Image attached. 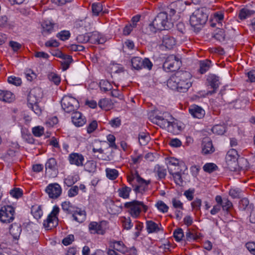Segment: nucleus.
<instances>
[{"instance_id": "7", "label": "nucleus", "mask_w": 255, "mask_h": 255, "mask_svg": "<svg viewBox=\"0 0 255 255\" xmlns=\"http://www.w3.org/2000/svg\"><path fill=\"white\" fill-rule=\"evenodd\" d=\"M59 211L60 209L58 206H54L53 207L51 212L48 215L46 220L43 222V226L46 230H51L58 225L57 216Z\"/></svg>"}, {"instance_id": "50", "label": "nucleus", "mask_w": 255, "mask_h": 255, "mask_svg": "<svg viewBox=\"0 0 255 255\" xmlns=\"http://www.w3.org/2000/svg\"><path fill=\"white\" fill-rule=\"evenodd\" d=\"M93 13L95 15H98L103 10V5L101 3H94L92 5Z\"/></svg>"}, {"instance_id": "4", "label": "nucleus", "mask_w": 255, "mask_h": 255, "mask_svg": "<svg viewBox=\"0 0 255 255\" xmlns=\"http://www.w3.org/2000/svg\"><path fill=\"white\" fill-rule=\"evenodd\" d=\"M208 19V15L203 8L196 9L190 16V23L191 25L197 28L205 24Z\"/></svg>"}, {"instance_id": "28", "label": "nucleus", "mask_w": 255, "mask_h": 255, "mask_svg": "<svg viewBox=\"0 0 255 255\" xmlns=\"http://www.w3.org/2000/svg\"><path fill=\"white\" fill-rule=\"evenodd\" d=\"M90 38L89 42L93 44H101L104 41V39L101 37L100 34L97 31L89 33Z\"/></svg>"}, {"instance_id": "11", "label": "nucleus", "mask_w": 255, "mask_h": 255, "mask_svg": "<svg viewBox=\"0 0 255 255\" xmlns=\"http://www.w3.org/2000/svg\"><path fill=\"white\" fill-rule=\"evenodd\" d=\"M172 117L168 113H165L163 114V116H155L151 119V122L157 125L162 128L167 129L168 126H169L170 120Z\"/></svg>"}, {"instance_id": "36", "label": "nucleus", "mask_w": 255, "mask_h": 255, "mask_svg": "<svg viewBox=\"0 0 255 255\" xmlns=\"http://www.w3.org/2000/svg\"><path fill=\"white\" fill-rule=\"evenodd\" d=\"M62 208L63 210L67 214H72L75 212L76 207L69 201H65L62 203Z\"/></svg>"}, {"instance_id": "45", "label": "nucleus", "mask_w": 255, "mask_h": 255, "mask_svg": "<svg viewBox=\"0 0 255 255\" xmlns=\"http://www.w3.org/2000/svg\"><path fill=\"white\" fill-rule=\"evenodd\" d=\"M121 221L123 223V226L126 230H129L133 227V223L130 217H123L121 218Z\"/></svg>"}, {"instance_id": "41", "label": "nucleus", "mask_w": 255, "mask_h": 255, "mask_svg": "<svg viewBox=\"0 0 255 255\" xmlns=\"http://www.w3.org/2000/svg\"><path fill=\"white\" fill-rule=\"evenodd\" d=\"M254 13L253 10L244 8L240 11L239 17L240 19L244 20L251 16Z\"/></svg>"}, {"instance_id": "48", "label": "nucleus", "mask_w": 255, "mask_h": 255, "mask_svg": "<svg viewBox=\"0 0 255 255\" xmlns=\"http://www.w3.org/2000/svg\"><path fill=\"white\" fill-rule=\"evenodd\" d=\"M149 140V136L144 132L139 134L138 141L141 145H145Z\"/></svg>"}, {"instance_id": "32", "label": "nucleus", "mask_w": 255, "mask_h": 255, "mask_svg": "<svg viewBox=\"0 0 255 255\" xmlns=\"http://www.w3.org/2000/svg\"><path fill=\"white\" fill-rule=\"evenodd\" d=\"M207 80L210 84L211 87L216 90L220 84L219 77L214 74H210L207 78Z\"/></svg>"}, {"instance_id": "63", "label": "nucleus", "mask_w": 255, "mask_h": 255, "mask_svg": "<svg viewBox=\"0 0 255 255\" xmlns=\"http://www.w3.org/2000/svg\"><path fill=\"white\" fill-rule=\"evenodd\" d=\"M49 79L56 85H59L61 81L60 77L55 73H51L49 75Z\"/></svg>"}, {"instance_id": "49", "label": "nucleus", "mask_w": 255, "mask_h": 255, "mask_svg": "<svg viewBox=\"0 0 255 255\" xmlns=\"http://www.w3.org/2000/svg\"><path fill=\"white\" fill-rule=\"evenodd\" d=\"M221 207L224 211L228 213L233 207V204L228 199L224 198V201L221 204Z\"/></svg>"}, {"instance_id": "1", "label": "nucleus", "mask_w": 255, "mask_h": 255, "mask_svg": "<svg viewBox=\"0 0 255 255\" xmlns=\"http://www.w3.org/2000/svg\"><path fill=\"white\" fill-rule=\"evenodd\" d=\"M192 75L187 71H177L167 81V86L179 92H186L192 86Z\"/></svg>"}, {"instance_id": "35", "label": "nucleus", "mask_w": 255, "mask_h": 255, "mask_svg": "<svg viewBox=\"0 0 255 255\" xmlns=\"http://www.w3.org/2000/svg\"><path fill=\"white\" fill-rule=\"evenodd\" d=\"M211 63V61L209 60L200 61L199 62L200 68L199 70L200 73L203 74L206 73L210 68Z\"/></svg>"}, {"instance_id": "3", "label": "nucleus", "mask_w": 255, "mask_h": 255, "mask_svg": "<svg viewBox=\"0 0 255 255\" xmlns=\"http://www.w3.org/2000/svg\"><path fill=\"white\" fill-rule=\"evenodd\" d=\"M169 13L166 10L165 11L161 12L154 18L153 20L154 24L158 27L161 30H168L173 27L172 17H168Z\"/></svg>"}, {"instance_id": "8", "label": "nucleus", "mask_w": 255, "mask_h": 255, "mask_svg": "<svg viewBox=\"0 0 255 255\" xmlns=\"http://www.w3.org/2000/svg\"><path fill=\"white\" fill-rule=\"evenodd\" d=\"M15 210L11 206L2 207L0 209V221L8 224L12 222L14 219Z\"/></svg>"}, {"instance_id": "24", "label": "nucleus", "mask_w": 255, "mask_h": 255, "mask_svg": "<svg viewBox=\"0 0 255 255\" xmlns=\"http://www.w3.org/2000/svg\"><path fill=\"white\" fill-rule=\"evenodd\" d=\"M22 229L20 224L14 223L9 228V233L13 239H18L21 234Z\"/></svg>"}, {"instance_id": "51", "label": "nucleus", "mask_w": 255, "mask_h": 255, "mask_svg": "<svg viewBox=\"0 0 255 255\" xmlns=\"http://www.w3.org/2000/svg\"><path fill=\"white\" fill-rule=\"evenodd\" d=\"M213 133L217 134H223L225 131V128L221 125H216L213 126L212 128Z\"/></svg>"}, {"instance_id": "26", "label": "nucleus", "mask_w": 255, "mask_h": 255, "mask_svg": "<svg viewBox=\"0 0 255 255\" xmlns=\"http://www.w3.org/2000/svg\"><path fill=\"white\" fill-rule=\"evenodd\" d=\"M200 236L197 233L192 229H187L185 233L184 240L187 242L194 241L199 239Z\"/></svg>"}, {"instance_id": "58", "label": "nucleus", "mask_w": 255, "mask_h": 255, "mask_svg": "<svg viewBox=\"0 0 255 255\" xmlns=\"http://www.w3.org/2000/svg\"><path fill=\"white\" fill-rule=\"evenodd\" d=\"M90 38L89 37V33L84 34H80L76 38L77 41L79 43H85L89 42Z\"/></svg>"}, {"instance_id": "43", "label": "nucleus", "mask_w": 255, "mask_h": 255, "mask_svg": "<svg viewBox=\"0 0 255 255\" xmlns=\"http://www.w3.org/2000/svg\"><path fill=\"white\" fill-rule=\"evenodd\" d=\"M98 106L102 109L107 111L109 110L111 106L110 101L107 99H103L98 102Z\"/></svg>"}, {"instance_id": "33", "label": "nucleus", "mask_w": 255, "mask_h": 255, "mask_svg": "<svg viewBox=\"0 0 255 255\" xmlns=\"http://www.w3.org/2000/svg\"><path fill=\"white\" fill-rule=\"evenodd\" d=\"M131 191V188L127 186H123L118 189V192L120 197L127 199L129 198Z\"/></svg>"}, {"instance_id": "23", "label": "nucleus", "mask_w": 255, "mask_h": 255, "mask_svg": "<svg viewBox=\"0 0 255 255\" xmlns=\"http://www.w3.org/2000/svg\"><path fill=\"white\" fill-rule=\"evenodd\" d=\"M110 245L113 250L121 253L124 254L127 251V248L122 241L113 240L110 242Z\"/></svg>"}, {"instance_id": "40", "label": "nucleus", "mask_w": 255, "mask_h": 255, "mask_svg": "<svg viewBox=\"0 0 255 255\" xmlns=\"http://www.w3.org/2000/svg\"><path fill=\"white\" fill-rule=\"evenodd\" d=\"M140 177L139 174L136 171L128 175L127 176V180L129 184L131 185L132 187H134V185L137 182V179Z\"/></svg>"}, {"instance_id": "55", "label": "nucleus", "mask_w": 255, "mask_h": 255, "mask_svg": "<svg viewBox=\"0 0 255 255\" xmlns=\"http://www.w3.org/2000/svg\"><path fill=\"white\" fill-rule=\"evenodd\" d=\"M44 128L41 126H37L32 128V131L35 136L40 137L44 133Z\"/></svg>"}, {"instance_id": "6", "label": "nucleus", "mask_w": 255, "mask_h": 255, "mask_svg": "<svg viewBox=\"0 0 255 255\" xmlns=\"http://www.w3.org/2000/svg\"><path fill=\"white\" fill-rule=\"evenodd\" d=\"M61 105L63 111L67 113H73L79 107L78 100L70 96H64L61 100Z\"/></svg>"}, {"instance_id": "30", "label": "nucleus", "mask_w": 255, "mask_h": 255, "mask_svg": "<svg viewBox=\"0 0 255 255\" xmlns=\"http://www.w3.org/2000/svg\"><path fill=\"white\" fill-rule=\"evenodd\" d=\"M172 121H170L169 126L167 127V130L173 134H178L181 130V127L179 126L177 122L174 121L173 119H171Z\"/></svg>"}, {"instance_id": "34", "label": "nucleus", "mask_w": 255, "mask_h": 255, "mask_svg": "<svg viewBox=\"0 0 255 255\" xmlns=\"http://www.w3.org/2000/svg\"><path fill=\"white\" fill-rule=\"evenodd\" d=\"M168 171L174 179L175 183L177 185H181L183 183L181 174L179 171L174 172L171 168H168Z\"/></svg>"}, {"instance_id": "14", "label": "nucleus", "mask_w": 255, "mask_h": 255, "mask_svg": "<svg viewBox=\"0 0 255 255\" xmlns=\"http://www.w3.org/2000/svg\"><path fill=\"white\" fill-rule=\"evenodd\" d=\"M150 183V180H145L140 177L137 179V182L133 187V190L136 194H143L148 189V186Z\"/></svg>"}, {"instance_id": "44", "label": "nucleus", "mask_w": 255, "mask_h": 255, "mask_svg": "<svg viewBox=\"0 0 255 255\" xmlns=\"http://www.w3.org/2000/svg\"><path fill=\"white\" fill-rule=\"evenodd\" d=\"M251 206L249 205V200L246 198H243L239 202V207L241 210H248L251 209Z\"/></svg>"}, {"instance_id": "59", "label": "nucleus", "mask_w": 255, "mask_h": 255, "mask_svg": "<svg viewBox=\"0 0 255 255\" xmlns=\"http://www.w3.org/2000/svg\"><path fill=\"white\" fill-rule=\"evenodd\" d=\"M70 36V33L69 31L63 30L57 34V37L61 40L64 41L69 39Z\"/></svg>"}, {"instance_id": "61", "label": "nucleus", "mask_w": 255, "mask_h": 255, "mask_svg": "<svg viewBox=\"0 0 255 255\" xmlns=\"http://www.w3.org/2000/svg\"><path fill=\"white\" fill-rule=\"evenodd\" d=\"M107 139L109 142V146L114 149H117L118 146L115 143L116 137L113 134H108L107 136Z\"/></svg>"}, {"instance_id": "56", "label": "nucleus", "mask_w": 255, "mask_h": 255, "mask_svg": "<svg viewBox=\"0 0 255 255\" xmlns=\"http://www.w3.org/2000/svg\"><path fill=\"white\" fill-rule=\"evenodd\" d=\"M29 94H31V95L34 96L39 100L42 97V92L41 89L39 88H33L30 91Z\"/></svg>"}, {"instance_id": "2", "label": "nucleus", "mask_w": 255, "mask_h": 255, "mask_svg": "<svg viewBox=\"0 0 255 255\" xmlns=\"http://www.w3.org/2000/svg\"><path fill=\"white\" fill-rule=\"evenodd\" d=\"M124 208L134 219H137L141 212L146 213L148 209V206L144 202L137 200L126 202L124 204Z\"/></svg>"}, {"instance_id": "47", "label": "nucleus", "mask_w": 255, "mask_h": 255, "mask_svg": "<svg viewBox=\"0 0 255 255\" xmlns=\"http://www.w3.org/2000/svg\"><path fill=\"white\" fill-rule=\"evenodd\" d=\"M155 206L158 210L163 213H167L168 212L169 207L168 206L162 201H158L155 204Z\"/></svg>"}, {"instance_id": "29", "label": "nucleus", "mask_w": 255, "mask_h": 255, "mask_svg": "<svg viewBox=\"0 0 255 255\" xmlns=\"http://www.w3.org/2000/svg\"><path fill=\"white\" fill-rule=\"evenodd\" d=\"M41 26L42 28V34L43 35H46L53 31L54 23L49 20H45L42 23Z\"/></svg>"}, {"instance_id": "38", "label": "nucleus", "mask_w": 255, "mask_h": 255, "mask_svg": "<svg viewBox=\"0 0 255 255\" xmlns=\"http://www.w3.org/2000/svg\"><path fill=\"white\" fill-rule=\"evenodd\" d=\"M142 58L139 57H133L131 60L132 67L136 70H139L143 68Z\"/></svg>"}, {"instance_id": "15", "label": "nucleus", "mask_w": 255, "mask_h": 255, "mask_svg": "<svg viewBox=\"0 0 255 255\" xmlns=\"http://www.w3.org/2000/svg\"><path fill=\"white\" fill-rule=\"evenodd\" d=\"M68 160L70 164L79 167L83 166L85 158L82 154L73 152L69 155Z\"/></svg>"}, {"instance_id": "60", "label": "nucleus", "mask_w": 255, "mask_h": 255, "mask_svg": "<svg viewBox=\"0 0 255 255\" xmlns=\"http://www.w3.org/2000/svg\"><path fill=\"white\" fill-rule=\"evenodd\" d=\"M9 83L15 86H19L21 84V80L20 78L15 76H10L7 79Z\"/></svg>"}, {"instance_id": "27", "label": "nucleus", "mask_w": 255, "mask_h": 255, "mask_svg": "<svg viewBox=\"0 0 255 255\" xmlns=\"http://www.w3.org/2000/svg\"><path fill=\"white\" fill-rule=\"evenodd\" d=\"M14 99V96L11 92L9 91L0 90V100L10 103Z\"/></svg>"}, {"instance_id": "57", "label": "nucleus", "mask_w": 255, "mask_h": 255, "mask_svg": "<svg viewBox=\"0 0 255 255\" xmlns=\"http://www.w3.org/2000/svg\"><path fill=\"white\" fill-rule=\"evenodd\" d=\"M110 211L109 212L111 214H116L122 210V207H119L116 205L115 203H112L110 204Z\"/></svg>"}, {"instance_id": "52", "label": "nucleus", "mask_w": 255, "mask_h": 255, "mask_svg": "<svg viewBox=\"0 0 255 255\" xmlns=\"http://www.w3.org/2000/svg\"><path fill=\"white\" fill-rule=\"evenodd\" d=\"M98 128V123L96 120L91 121L87 127V132L88 133L93 132Z\"/></svg>"}, {"instance_id": "12", "label": "nucleus", "mask_w": 255, "mask_h": 255, "mask_svg": "<svg viewBox=\"0 0 255 255\" xmlns=\"http://www.w3.org/2000/svg\"><path fill=\"white\" fill-rule=\"evenodd\" d=\"M46 174L50 177H55L58 173V165L56 159L54 158H49L45 164Z\"/></svg>"}, {"instance_id": "16", "label": "nucleus", "mask_w": 255, "mask_h": 255, "mask_svg": "<svg viewBox=\"0 0 255 255\" xmlns=\"http://www.w3.org/2000/svg\"><path fill=\"white\" fill-rule=\"evenodd\" d=\"M201 148V152L203 155L211 154L215 151L212 141L209 137H205L203 139Z\"/></svg>"}, {"instance_id": "10", "label": "nucleus", "mask_w": 255, "mask_h": 255, "mask_svg": "<svg viewBox=\"0 0 255 255\" xmlns=\"http://www.w3.org/2000/svg\"><path fill=\"white\" fill-rule=\"evenodd\" d=\"M107 222L102 221L100 222H91L88 225L89 231L91 234L103 235L106 233Z\"/></svg>"}, {"instance_id": "39", "label": "nucleus", "mask_w": 255, "mask_h": 255, "mask_svg": "<svg viewBox=\"0 0 255 255\" xmlns=\"http://www.w3.org/2000/svg\"><path fill=\"white\" fill-rule=\"evenodd\" d=\"M31 213L34 218L37 220L40 219L43 214L40 206L37 205L33 206L32 207Z\"/></svg>"}, {"instance_id": "53", "label": "nucleus", "mask_w": 255, "mask_h": 255, "mask_svg": "<svg viewBox=\"0 0 255 255\" xmlns=\"http://www.w3.org/2000/svg\"><path fill=\"white\" fill-rule=\"evenodd\" d=\"M203 168L205 171L208 173H211L215 171L218 167L213 163H208L205 164Z\"/></svg>"}, {"instance_id": "20", "label": "nucleus", "mask_w": 255, "mask_h": 255, "mask_svg": "<svg viewBox=\"0 0 255 255\" xmlns=\"http://www.w3.org/2000/svg\"><path fill=\"white\" fill-rule=\"evenodd\" d=\"M146 228L149 234L163 232V228L160 224H157L151 220L146 221Z\"/></svg>"}, {"instance_id": "22", "label": "nucleus", "mask_w": 255, "mask_h": 255, "mask_svg": "<svg viewBox=\"0 0 255 255\" xmlns=\"http://www.w3.org/2000/svg\"><path fill=\"white\" fill-rule=\"evenodd\" d=\"M72 215L73 220L78 223L83 222L85 220L86 217L85 211L78 208H76L75 212H74Z\"/></svg>"}, {"instance_id": "13", "label": "nucleus", "mask_w": 255, "mask_h": 255, "mask_svg": "<svg viewBox=\"0 0 255 255\" xmlns=\"http://www.w3.org/2000/svg\"><path fill=\"white\" fill-rule=\"evenodd\" d=\"M45 191L50 198L56 199L61 194L62 188L58 183H51L46 187Z\"/></svg>"}, {"instance_id": "9", "label": "nucleus", "mask_w": 255, "mask_h": 255, "mask_svg": "<svg viewBox=\"0 0 255 255\" xmlns=\"http://www.w3.org/2000/svg\"><path fill=\"white\" fill-rule=\"evenodd\" d=\"M181 66V61L174 55H170L166 58L163 64V69L166 72H173L178 69Z\"/></svg>"}, {"instance_id": "54", "label": "nucleus", "mask_w": 255, "mask_h": 255, "mask_svg": "<svg viewBox=\"0 0 255 255\" xmlns=\"http://www.w3.org/2000/svg\"><path fill=\"white\" fill-rule=\"evenodd\" d=\"M173 235L175 240L177 242L180 241L185 237L183 230L181 228L175 230L174 231Z\"/></svg>"}, {"instance_id": "18", "label": "nucleus", "mask_w": 255, "mask_h": 255, "mask_svg": "<svg viewBox=\"0 0 255 255\" xmlns=\"http://www.w3.org/2000/svg\"><path fill=\"white\" fill-rule=\"evenodd\" d=\"M56 56L62 60L61 61L62 70L63 71L67 70L69 67L70 64L73 61L72 56L65 54L61 51H58Z\"/></svg>"}, {"instance_id": "5", "label": "nucleus", "mask_w": 255, "mask_h": 255, "mask_svg": "<svg viewBox=\"0 0 255 255\" xmlns=\"http://www.w3.org/2000/svg\"><path fill=\"white\" fill-rule=\"evenodd\" d=\"M186 2L182 0H178L171 2L167 7L166 10L170 17H174L175 20L180 17V14L186 8Z\"/></svg>"}, {"instance_id": "31", "label": "nucleus", "mask_w": 255, "mask_h": 255, "mask_svg": "<svg viewBox=\"0 0 255 255\" xmlns=\"http://www.w3.org/2000/svg\"><path fill=\"white\" fill-rule=\"evenodd\" d=\"M176 41L171 36L166 35L163 37L162 44L168 49H171L175 45Z\"/></svg>"}, {"instance_id": "19", "label": "nucleus", "mask_w": 255, "mask_h": 255, "mask_svg": "<svg viewBox=\"0 0 255 255\" xmlns=\"http://www.w3.org/2000/svg\"><path fill=\"white\" fill-rule=\"evenodd\" d=\"M71 119L73 124L77 127H82L86 123V118L82 113L76 111L73 113Z\"/></svg>"}, {"instance_id": "17", "label": "nucleus", "mask_w": 255, "mask_h": 255, "mask_svg": "<svg viewBox=\"0 0 255 255\" xmlns=\"http://www.w3.org/2000/svg\"><path fill=\"white\" fill-rule=\"evenodd\" d=\"M171 204L175 210L176 218L180 219L182 216V210H184L183 203L179 199L174 197L171 199Z\"/></svg>"}, {"instance_id": "46", "label": "nucleus", "mask_w": 255, "mask_h": 255, "mask_svg": "<svg viewBox=\"0 0 255 255\" xmlns=\"http://www.w3.org/2000/svg\"><path fill=\"white\" fill-rule=\"evenodd\" d=\"M100 87L101 89L105 92L112 90L113 88L111 84L109 81L104 80L100 81Z\"/></svg>"}, {"instance_id": "64", "label": "nucleus", "mask_w": 255, "mask_h": 255, "mask_svg": "<svg viewBox=\"0 0 255 255\" xmlns=\"http://www.w3.org/2000/svg\"><path fill=\"white\" fill-rule=\"evenodd\" d=\"M246 247L251 254L255 255V242H249L246 243Z\"/></svg>"}, {"instance_id": "42", "label": "nucleus", "mask_w": 255, "mask_h": 255, "mask_svg": "<svg viewBox=\"0 0 255 255\" xmlns=\"http://www.w3.org/2000/svg\"><path fill=\"white\" fill-rule=\"evenodd\" d=\"M107 177L111 180H115L118 176V171L115 169L107 168L106 169Z\"/></svg>"}, {"instance_id": "25", "label": "nucleus", "mask_w": 255, "mask_h": 255, "mask_svg": "<svg viewBox=\"0 0 255 255\" xmlns=\"http://www.w3.org/2000/svg\"><path fill=\"white\" fill-rule=\"evenodd\" d=\"M154 173L158 180H162L166 176V169L164 166L157 164L154 166Z\"/></svg>"}, {"instance_id": "37", "label": "nucleus", "mask_w": 255, "mask_h": 255, "mask_svg": "<svg viewBox=\"0 0 255 255\" xmlns=\"http://www.w3.org/2000/svg\"><path fill=\"white\" fill-rule=\"evenodd\" d=\"M158 30H161L158 27L154 24L153 21L144 29V32L148 35L155 33Z\"/></svg>"}, {"instance_id": "62", "label": "nucleus", "mask_w": 255, "mask_h": 255, "mask_svg": "<svg viewBox=\"0 0 255 255\" xmlns=\"http://www.w3.org/2000/svg\"><path fill=\"white\" fill-rule=\"evenodd\" d=\"M77 181V179L73 176H68L64 180V184L68 187L73 185Z\"/></svg>"}, {"instance_id": "21", "label": "nucleus", "mask_w": 255, "mask_h": 255, "mask_svg": "<svg viewBox=\"0 0 255 255\" xmlns=\"http://www.w3.org/2000/svg\"><path fill=\"white\" fill-rule=\"evenodd\" d=\"M189 112L193 118L197 119L203 118L205 114V111L197 105L191 106L189 109Z\"/></svg>"}]
</instances>
